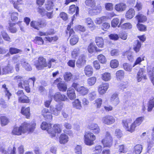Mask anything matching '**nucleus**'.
<instances>
[{"label": "nucleus", "mask_w": 154, "mask_h": 154, "mask_svg": "<svg viewBox=\"0 0 154 154\" xmlns=\"http://www.w3.org/2000/svg\"><path fill=\"white\" fill-rule=\"evenodd\" d=\"M35 125L36 124L34 122L29 123L24 122L20 127L14 128L12 133L13 134L17 135L26 133H31L34 131Z\"/></svg>", "instance_id": "f257e3e1"}, {"label": "nucleus", "mask_w": 154, "mask_h": 154, "mask_svg": "<svg viewBox=\"0 0 154 154\" xmlns=\"http://www.w3.org/2000/svg\"><path fill=\"white\" fill-rule=\"evenodd\" d=\"M96 137L92 133L88 131L85 132L84 139L85 144L88 146H91L94 143V141L96 139Z\"/></svg>", "instance_id": "f03ea898"}, {"label": "nucleus", "mask_w": 154, "mask_h": 154, "mask_svg": "<svg viewBox=\"0 0 154 154\" xmlns=\"http://www.w3.org/2000/svg\"><path fill=\"white\" fill-rule=\"evenodd\" d=\"M104 147H109L111 146L112 143V138L110 133L108 132H106L105 137L102 140Z\"/></svg>", "instance_id": "7ed1b4c3"}, {"label": "nucleus", "mask_w": 154, "mask_h": 154, "mask_svg": "<svg viewBox=\"0 0 154 154\" xmlns=\"http://www.w3.org/2000/svg\"><path fill=\"white\" fill-rule=\"evenodd\" d=\"M31 26L37 30H39L40 28L45 27L46 25V23L41 20L38 21H32L30 23Z\"/></svg>", "instance_id": "20e7f679"}, {"label": "nucleus", "mask_w": 154, "mask_h": 154, "mask_svg": "<svg viewBox=\"0 0 154 154\" xmlns=\"http://www.w3.org/2000/svg\"><path fill=\"white\" fill-rule=\"evenodd\" d=\"M115 118L113 116L107 115L103 117L101 119L102 123L107 125H110L115 122Z\"/></svg>", "instance_id": "39448f33"}, {"label": "nucleus", "mask_w": 154, "mask_h": 154, "mask_svg": "<svg viewBox=\"0 0 154 154\" xmlns=\"http://www.w3.org/2000/svg\"><path fill=\"white\" fill-rule=\"evenodd\" d=\"M35 66L37 69H40L44 67H47V64L46 59L43 57H39L38 62L35 64Z\"/></svg>", "instance_id": "423d86ee"}, {"label": "nucleus", "mask_w": 154, "mask_h": 154, "mask_svg": "<svg viewBox=\"0 0 154 154\" xmlns=\"http://www.w3.org/2000/svg\"><path fill=\"white\" fill-rule=\"evenodd\" d=\"M132 120L131 118H128L123 119L122 121V124L125 129L128 131L132 133L133 131L130 130L131 127L132 125Z\"/></svg>", "instance_id": "0eeeda50"}, {"label": "nucleus", "mask_w": 154, "mask_h": 154, "mask_svg": "<svg viewBox=\"0 0 154 154\" xmlns=\"http://www.w3.org/2000/svg\"><path fill=\"white\" fill-rule=\"evenodd\" d=\"M63 106L61 105L58 104L56 105L55 107L51 106H50V110L52 114L57 116L60 114L62 109Z\"/></svg>", "instance_id": "6e6552de"}, {"label": "nucleus", "mask_w": 154, "mask_h": 154, "mask_svg": "<svg viewBox=\"0 0 154 154\" xmlns=\"http://www.w3.org/2000/svg\"><path fill=\"white\" fill-rule=\"evenodd\" d=\"M109 87V84L107 83H103L98 86V91L100 95H103L105 93Z\"/></svg>", "instance_id": "1a4fd4ad"}, {"label": "nucleus", "mask_w": 154, "mask_h": 154, "mask_svg": "<svg viewBox=\"0 0 154 154\" xmlns=\"http://www.w3.org/2000/svg\"><path fill=\"white\" fill-rule=\"evenodd\" d=\"M88 128L95 134H99L100 131V127L96 123H92L90 124L88 126Z\"/></svg>", "instance_id": "9d476101"}, {"label": "nucleus", "mask_w": 154, "mask_h": 154, "mask_svg": "<svg viewBox=\"0 0 154 154\" xmlns=\"http://www.w3.org/2000/svg\"><path fill=\"white\" fill-rule=\"evenodd\" d=\"M144 118L143 117H140L137 118L136 120L132 123V125L131 127L130 130L133 131V132L135 130L136 127L139 126L142 122Z\"/></svg>", "instance_id": "9b49d317"}, {"label": "nucleus", "mask_w": 154, "mask_h": 154, "mask_svg": "<svg viewBox=\"0 0 154 154\" xmlns=\"http://www.w3.org/2000/svg\"><path fill=\"white\" fill-rule=\"evenodd\" d=\"M54 100L56 101H65L68 100L66 95L61 94L60 92L55 93L53 96Z\"/></svg>", "instance_id": "f8f14e48"}, {"label": "nucleus", "mask_w": 154, "mask_h": 154, "mask_svg": "<svg viewBox=\"0 0 154 154\" xmlns=\"http://www.w3.org/2000/svg\"><path fill=\"white\" fill-rule=\"evenodd\" d=\"M50 132H51V134L52 137H55L56 133H59L61 131V126L59 124L54 125Z\"/></svg>", "instance_id": "ddd939ff"}, {"label": "nucleus", "mask_w": 154, "mask_h": 154, "mask_svg": "<svg viewBox=\"0 0 154 154\" xmlns=\"http://www.w3.org/2000/svg\"><path fill=\"white\" fill-rule=\"evenodd\" d=\"M94 8H89L88 11V13L91 15H94L100 13L102 10V7L98 5L94 7Z\"/></svg>", "instance_id": "4468645a"}, {"label": "nucleus", "mask_w": 154, "mask_h": 154, "mask_svg": "<svg viewBox=\"0 0 154 154\" xmlns=\"http://www.w3.org/2000/svg\"><path fill=\"white\" fill-rule=\"evenodd\" d=\"M110 101L111 103L114 106L117 105L120 102L118 94L116 93L113 94L111 96Z\"/></svg>", "instance_id": "2eb2a0df"}, {"label": "nucleus", "mask_w": 154, "mask_h": 154, "mask_svg": "<svg viewBox=\"0 0 154 154\" xmlns=\"http://www.w3.org/2000/svg\"><path fill=\"white\" fill-rule=\"evenodd\" d=\"M85 57L84 55H81L76 62V65L79 68H80L85 64Z\"/></svg>", "instance_id": "dca6fc26"}, {"label": "nucleus", "mask_w": 154, "mask_h": 154, "mask_svg": "<svg viewBox=\"0 0 154 154\" xmlns=\"http://www.w3.org/2000/svg\"><path fill=\"white\" fill-rule=\"evenodd\" d=\"M144 72L145 69L143 68H141L139 70L136 77L138 82H140L143 78L144 79H146V76L144 74Z\"/></svg>", "instance_id": "f3484780"}, {"label": "nucleus", "mask_w": 154, "mask_h": 154, "mask_svg": "<svg viewBox=\"0 0 154 154\" xmlns=\"http://www.w3.org/2000/svg\"><path fill=\"white\" fill-rule=\"evenodd\" d=\"M42 115L46 119H52V116L51 113L50 112L48 109L47 108H44L42 110Z\"/></svg>", "instance_id": "a211bd4d"}, {"label": "nucleus", "mask_w": 154, "mask_h": 154, "mask_svg": "<svg viewBox=\"0 0 154 154\" xmlns=\"http://www.w3.org/2000/svg\"><path fill=\"white\" fill-rule=\"evenodd\" d=\"M127 6L124 3H121L116 4L115 6V9L118 12H122L126 9Z\"/></svg>", "instance_id": "6ab92c4d"}, {"label": "nucleus", "mask_w": 154, "mask_h": 154, "mask_svg": "<svg viewBox=\"0 0 154 154\" xmlns=\"http://www.w3.org/2000/svg\"><path fill=\"white\" fill-rule=\"evenodd\" d=\"M2 70L3 75H6L8 74L12 73L14 71L12 66L9 63L4 67L2 68Z\"/></svg>", "instance_id": "aec40b11"}, {"label": "nucleus", "mask_w": 154, "mask_h": 154, "mask_svg": "<svg viewBox=\"0 0 154 154\" xmlns=\"http://www.w3.org/2000/svg\"><path fill=\"white\" fill-rule=\"evenodd\" d=\"M20 61L21 65L26 70L31 71L32 70V68L31 66L26 59H22Z\"/></svg>", "instance_id": "412c9836"}, {"label": "nucleus", "mask_w": 154, "mask_h": 154, "mask_svg": "<svg viewBox=\"0 0 154 154\" xmlns=\"http://www.w3.org/2000/svg\"><path fill=\"white\" fill-rule=\"evenodd\" d=\"M41 127L42 129L44 130H46L49 133H51V132H50L51 131V125L50 124L47 123L45 122H43L41 125Z\"/></svg>", "instance_id": "4be33fe9"}, {"label": "nucleus", "mask_w": 154, "mask_h": 154, "mask_svg": "<svg viewBox=\"0 0 154 154\" xmlns=\"http://www.w3.org/2000/svg\"><path fill=\"white\" fill-rule=\"evenodd\" d=\"M59 142L61 144H65L69 140L68 136L65 134H61L59 137Z\"/></svg>", "instance_id": "5701e85b"}, {"label": "nucleus", "mask_w": 154, "mask_h": 154, "mask_svg": "<svg viewBox=\"0 0 154 154\" xmlns=\"http://www.w3.org/2000/svg\"><path fill=\"white\" fill-rule=\"evenodd\" d=\"M16 148L15 147L13 148H9L7 150H4L3 148L0 149V151L4 154H15Z\"/></svg>", "instance_id": "b1692460"}, {"label": "nucleus", "mask_w": 154, "mask_h": 154, "mask_svg": "<svg viewBox=\"0 0 154 154\" xmlns=\"http://www.w3.org/2000/svg\"><path fill=\"white\" fill-rule=\"evenodd\" d=\"M67 95L69 99L72 100L75 99L76 97L75 90L72 88H69L67 91Z\"/></svg>", "instance_id": "393cba45"}, {"label": "nucleus", "mask_w": 154, "mask_h": 154, "mask_svg": "<svg viewBox=\"0 0 154 154\" xmlns=\"http://www.w3.org/2000/svg\"><path fill=\"white\" fill-rule=\"evenodd\" d=\"M84 73L86 75L91 76L93 73V69L90 65L86 66L84 69Z\"/></svg>", "instance_id": "a878e982"}, {"label": "nucleus", "mask_w": 154, "mask_h": 154, "mask_svg": "<svg viewBox=\"0 0 154 154\" xmlns=\"http://www.w3.org/2000/svg\"><path fill=\"white\" fill-rule=\"evenodd\" d=\"M88 89L84 86H79L77 89V91L81 94L85 95L87 94L88 92Z\"/></svg>", "instance_id": "bb28decb"}, {"label": "nucleus", "mask_w": 154, "mask_h": 154, "mask_svg": "<svg viewBox=\"0 0 154 154\" xmlns=\"http://www.w3.org/2000/svg\"><path fill=\"white\" fill-rule=\"evenodd\" d=\"M141 46L140 42L138 40H136L134 42L133 50L136 52L137 53L139 51Z\"/></svg>", "instance_id": "cd10ccee"}, {"label": "nucleus", "mask_w": 154, "mask_h": 154, "mask_svg": "<svg viewBox=\"0 0 154 154\" xmlns=\"http://www.w3.org/2000/svg\"><path fill=\"white\" fill-rule=\"evenodd\" d=\"M79 8L78 7H76L75 5H72L70 6L69 8V13L70 14H73L75 12V15L76 16L79 14ZM74 14L73 16H74Z\"/></svg>", "instance_id": "c85d7f7f"}, {"label": "nucleus", "mask_w": 154, "mask_h": 154, "mask_svg": "<svg viewBox=\"0 0 154 154\" xmlns=\"http://www.w3.org/2000/svg\"><path fill=\"white\" fill-rule=\"evenodd\" d=\"M135 15V11L133 9L131 8L128 10L125 14V17L129 19H132Z\"/></svg>", "instance_id": "c756f323"}, {"label": "nucleus", "mask_w": 154, "mask_h": 154, "mask_svg": "<svg viewBox=\"0 0 154 154\" xmlns=\"http://www.w3.org/2000/svg\"><path fill=\"white\" fill-rule=\"evenodd\" d=\"M72 21H73V19H72ZM73 24L72 21L71 22L69 25H68L67 30L66 31V33L67 34L69 33V36H71L72 35V36L74 35L75 32L74 31L73 29L71 28V25Z\"/></svg>", "instance_id": "7c9ffc66"}, {"label": "nucleus", "mask_w": 154, "mask_h": 154, "mask_svg": "<svg viewBox=\"0 0 154 154\" xmlns=\"http://www.w3.org/2000/svg\"><path fill=\"white\" fill-rule=\"evenodd\" d=\"M2 88L4 89L5 96L7 97L8 99L9 100L10 99V97L11 96V94L8 90V88L7 87L6 85L5 84L2 85Z\"/></svg>", "instance_id": "2f4dec72"}, {"label": "nucleus", "mask_w": 154, "mask_h": 154, "mask_svg": "<svg viewBox=\"0 0 154 154\" xmlns=\"http://www.w3.org/2000/svg\"><path fill=\"white\" fill-rule=\"evenodd\" d=\"M21 113L23 115H25L27 118L30 115V109L29 107L25 108L22 107L21 109Z\"/></svg>", "instance_id": "473e14b6"}, {"label": "nucleus", "mask_w": 154, "mask_h": 154, "mask_svg": "<svg viewBox=\"0 0 154 154\" xmlns=\"http://www.w3.org/2000/svg\"><path fill=\"white\" fill-rule=\"evenodd\" d=\"M14 79L15 80H17L18 81H20V82L18 84V87L23 88V81L24 80H23L22 77L20 75H17L14 77Z\"/></svg>", "instance_id": "72a5a7b5"}, {"label": "nucleus", "mask_w": 154, "mask_h": 154, "mask_svg": "<svg viewBox=\"0 0 154 154\" xmlns=\"http://www.w3.org/2000/svg\"><path fill=\"white\" fill-rule=\"evenodd\" d=\"M74 107L79 109H80L82 108L81 102L78 99L75 100L72 103Z\"/></svg>", "instance_id": "f704fd0d"}, {"label": "nucleus", "mask_w": 154, "mask_h": 154, "mask_svg": "<svg viewBox=\"0 0 154 154\" xmlns=\"http://www.w3.org/2000/svg\"><path fill=\"white\" fill-rule=\"evenodd\" d=\"M96 42L98 47H103V38L100 37H96Z\"/></svg>", "instance_id": "c9c22d12"}, {"label": "nucleus", "mask_w": 154, "mask_h": 154, "mask_svg": "<svg viewBox=\"0 0 154 154\" xmlns=\"http://www.w3.org/2000/svg\"><path fill=\"white\" fill-rule=\"evenodd\" d=\"M59 90L61 91H65L67 89V85L63 81L58 85L57 87Z\"/></svg>", "instance_id": "e433bc0d"}, {"label": "nucleus", "mask_w": 154, "mask_h": 154, "mask_svg": "<svg viewBox=\"0 0 154 154\" xmlns=\"http://www.w3.org/2000/svg\"><path fill=\"white\" fill-rule=\"evenodd\" d=\"M102 75V79L105 81H109L111 79V74L109 72H105Z\"/></svg>", "instance_id": "4c0bfd02"}, {"label": "nucleus", "mask_w": 154, "mask_h": 154, "mask_svg": "<svg viewBox=\"0 0 154 154\" xmlns=\"http://www.w3.org/2000/svg\"><path fill=\"white\" fill-rule=\"evenodd\" d=\"M79 41V38L77 35H75L72 36L70 41V44L72 45H73L76 44Z\"/></svg>", "instance_id": "58836bf2"}, {"label": "nucleus", "mask_w": 154, "mask_h": 154, "mask_svg": "<svg viewBox=\"0 0 154 154\" xmlns=\"http://www.w3.org/2000/svg\"><path fill=\"white\" fill-rule=\"evenodd\" d=\"M85 4L87 6L93 8L95 6L96 3L95 0H86Z\"/></svg>", "instance_id": "ea45409f"}, {"label": "nucleus", "mask_w": 154, "mask_h": 154, "mask_svg": "<svg viewBox=\"0 0 154 154\" xmlns=\"http://www.w3.org/2000/svg\"><path fill=\"white\" fill-rule=\"evenodd\" d=\"M107 19V16H103L100 17H98L96 18L95 23L98 24H101L103 22L106 21Z\"/></svg>", "instance_id": "a19ab883"}, {"label": "nucleus", "mask_w": 154, "mask_h": 154, "mask_svg": "<svg viewBox=\"0 0 154 154\" xmlns=\"http://www.w3.org/2000/svg\"><path fill=\"white\" fill-rule=\"evenodd\" d=\"M15 25L14 23L10 22L9 23L8 29L10 32L12 33H15L17 31V29L16 28L14 27Z\"/></svg>", "instance_id": "79ce46f5"}, {"label": "nucleus", "mask_w": 154, "mask_h": 154, "mask_svg": "<svg viewBox=\"0 0 154 154\" xmlns=\"http://www.w3.org/2000/svg\"><path fill=\"white\" fill-rule=\"evenodd\" d=\"M136 18L139 22H142L146 20V16L142 14H139L136 17Z\"/></svg>", "instance_id": "37998d69"}, {"label": "nucleus", "mask_w": 154, "mask_h": 154, "mask_svg": "<svg viewBox=\"0 0 154 154\" xmlns=\"http://www.w3.org/2000/svg\"><path fill=\"white\" fill-rule=\"evenodd\" d=\"M153 107H154V97L149 101L148 105V111H151Z\"/></svg>", "instance_id": "c03bdc74"}, {"label": "nucleus", "mask_w": 154, "mask_h": 154, "mask_svg": "<svg viewBox=\"0 0 154 154\" xmlns=\"http://www.w3.org/2000/svg\"><path fill=\"white\" fill-rule=\"evenodd\" d=\"M134 152L136 154H140L142 150V146L141 145H137L134 148Z\"/></svg>", "instance_id": "a18cd8bd"}, {"label": "nucleus", "mask_w": 154, "mask_h": 154, "mask_svg": "<svg viewBox=\"0 0 154 154\" xmlns=\"http://www.w3.org/2000/svg\"><path fill=\"white\" fill-rule=\"evenodd\" d=\"M120 24L118 26V27H120ZM120 27L122 29H131L132 27V24L128 22L124 23L121 25Z\"/></svg>", "instance_id": "49530a36"}, {"label": "nucleus", "mask_w": 154, "mask_h": 154, "mask_svg": "<svg viewBox=\"0 0 154 154\" xmlns=\"http://www.w3.org/2000/svg\"><path fill=\"white\" fill-rule=\"evenodd\" d=\"M9 14L12 21H14L18 19V14L17 12H11Z\"/></svg>", "instance_id": "de8ad7c7"}, {"label": "nucleus", "mask_w": 154, "mask_h": 154, "mask_svg": "<svg viewBox=\"0 0 154 154\" xmlns=\"http://www.w3.org/2000/svg\"><path fill=\"white\" fill-rule=\"evenodd\" d=\"M88 51L89 53H92L95 51H98L97 50V47L92 43H91L88 47Z\"/></svg>", "instance_id": "09e8293b"}, {"label": "nucleus", "mask_w": 154, "mask_h": 154, "mask_svg": "<svg viewBox=\"0 0 154 154\" xmlns=\"http://www.w3.org/2000/svg\"><path fill=\"white\" fill-rule=\"evenodd\" d=\"M134 67V66H132L130 64L127 63H124L123 64L124 69L127 71H131L132 68Z\"/></svg>", "instance_id": "8fccbe9b"}, {"label": "nucleus", "mask_w": 154, "mask_h": 154, "mask_svg": "<svg viewBox=\"0 0 154 154\" xmlns=\"http://www.w3.org/2000/svg\"><path fill=\"white\" fill-rule=\"evenodd\" d=\"M88 98L90 101L94 100L97 97V94L95 91H91L90 93L88 95Z\"/></svg>", "instance_id": "3c124183"}, {"label": "nucleus", "mask_w": 154, "mask_h": 154, "mask_svg": "<svg viewBox=\"0 0 154 154\" xmlns=\"http://www.w3.org/2000/svg\"><path fill=\"white\" fill-rule=\"evenodd\" d=\"M2 37L4 40L8 42H10L11 38L8 34L5 31H3L1 32Z\"/></svg>", "instance_id": "603ef678"}, {"label": "nucleus", "mask_w": 154, "mask_h": 154, "mask_svg": "<svg viewBox=\"0 0 154 154\" xmlns=\"http://www.w3.org/2000/svg\"><path fill=\"white\" fill-rule=\"evenodd\" d=\"M18 100L19 102L22 103H28L29 102L28 97L25 95H23L21 97H20V99H18Z\"/></svg>", "instance_id": "864d4df0"}, {"label": "nucleus", "mask_w": 154, "mask_h": 154, "mask_svg": "<svg viewBox=\"0 0 154 154\" xmlns=\"http://www.w3.org/2000/svg\"><path fill=\"white\" fill-rule=\"evenodd\" d=\"M72 75L70 72H66L64 75V79L66 81H69L72 78Z\"/></svg>", "instance_id": "5fc2aeb1"}, {"label": "nucleus", "mask_w": 154, "mask_h": 154, "mask_svg": "<svg viewBox=\"0 0 154 154\" xmlns=\"http://www.w3.org/2000/svg\"><path fill=\"white\" fill-rule=\"evenodd\" d=\"M34 41L36 44L40 45H43L44 43L42 38L39 37H36Z\"/></svg>", "instance_id": "6e6d98bb"}, {"label": "nucleus", "mask_w": 154, "mask_h": 154, "mask_svg": "<svg viewBox=\"0 0 154 154\" xmlns=\"http://www.w3.org/2000/svg\"><path fill=\"white\" fill-rule=\"evenodd\" d=\"M124 72L123 70H119L116 72V76L118 79H121L124 77Z\"/></svg>", "instance_id": "4d7b16f0"}, {"label": "nucleus", "mask_w": 154, "mask_h": 154, "mask_svg": "<svg viewBox=\"0 0 154 154\" xmlns=\"http://www.w3.org/2000/svg\"><path fill=\"white\" fill-rule=\"evenodd\" d=\"M119 62L116 60H111L110 63L111 67L113 68L117 67L119 65Z\"/></svg>", "instance_id": "13d9d810"}, {"label": "nucleus", "mask_w": 154, "mask_h": 154, "mask_svg": "<svg viewBox=\"0 0 154 154\" xmlns=\"http://www.w3.org/2000/svg\"><path fill=\"white\" fill-rule=\"evenodd\" d=\"M96 79L94 77L89 78L88 79V83L90 86L93 85L96 82Z\"/></svg>", "instance_id": "bf43d9fd"}, {"label": "nucleus", "mask_w": 154, "mask_h": 154, "mask_svg": "<svg viewBox=\"0 0 154 154\" xmlns=\"http://www.w3.org/2000/svg\"><path fill=\"white\" fill-rule=\"evenodd\" d=\"M10 53L11 54H17L22 52L21 50L14 48H10L9 50Z\"/></svg>", "instance_id": "052dcab7"}, {"label": "nucleus", "mask_w": 154, "mask_h": 154, "mask_svg": "<svg viewBox=\"0 0 154 154\" xmlns=\"http://www.w3.org/2000/svg\"><path fill=\"white\" fill-rule=\"evenodd\" d=\"M97 58L99 61L102 63H105L106 61V59L105 57L103 54H100L97 56Z\"/></svg>", "instance_id": "680f3d73"}, {"label": "nucleus", "mask_w": 154, "mask_h": 154, "mask_svg": "<svg viewBox=\"0 0 154 154\" xmlns=\"http://www.w3.org/2000/svg\"><path fill=\"white\" fill-rule=\"evenodd\" d=\"M53 2H52L48 1L47 4H45V8L48 10H51L52 9L53 7Z\"/></svg>", "instance_id": "e2e57ef3"}, {"label": "nucleus", "mask_w": 154, "mask_h": 154, "mask_svg": "<svg viewBox=\"0 0 154 154\" xmlns=\"http://www.w3.org/2000/svg\"><path fill=\"white\" fill-rule=\"evenodd\" d=\"M25 89L26 92L29 93L30 92V88L29 86V84L28 81H23V84Z\"/></svg>", "instance_id": "0e129e2a"}, {"label": "nucleus", "mask_w": 154, "mask_h": 154, "mask_svg": "<svg viewBox=\"0 0 154 154\" xmlns=\"http://www.w3.org/2000/svg\"><path fill=\"white\" fill-rule=\"evenodd\" d=\"M1 125L2 126H5L9 122L8 119L5 117L2 116L1 118Z\"/></svg>", "instance_id": "69168bd1"}, {"label": "nucleus", "mask_w": 154, "mask_h": 154, "mask_svg": "<svg viewBox=\"0 0 154 154\" xmlns=\"http://www.w3.org/2000/svg\"><path fill=\"white\" fill-rule=\"evenodd\" d=\"M105 7L106 9L108 11H111L113 8V4L110 3H105Z\"/></svg>", "instance_id": "338daca9"}, {"label": "nucleus", "mask_w": 154, "mask_h": 154, "mask_svg": "<svg viewBox=\"0 0 154 154\" xmlns=\"http://www.w3.org/2000/svg\"><path fill=\"white\" fill-rule=\"evenodd\" d=\"M119 22V19L116 18L113 19L111 21L112 26L113 27H116Z\"/></svg>", "instance_id": "774afa93"}]
</instances>
